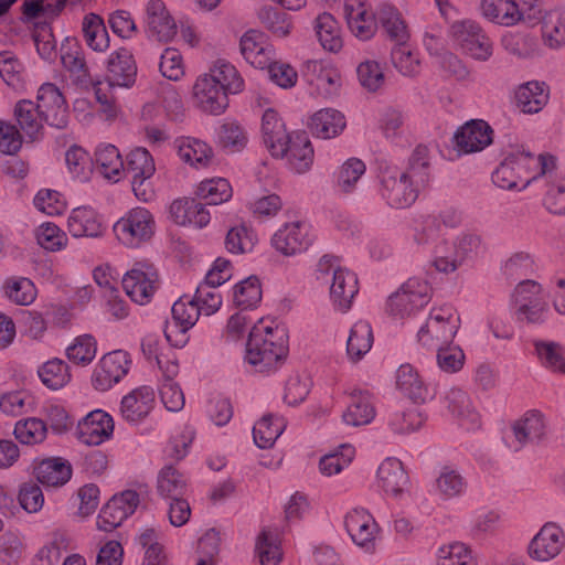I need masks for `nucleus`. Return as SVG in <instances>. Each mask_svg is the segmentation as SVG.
<instances>
[{
  "label": "nucleus",
  "mask_w": 565,
  "mask_h": 565,
  "mask_svg": "<svg viewBox=\"0 0 565 565\" xmlns=\"http://www.w3.org/2000/svg\"><path fill=\"white\" fill-rule=\"evenodd\" d=\"M287 351L285 329L266 324L259 320L249 331L245 360L254 372L269 373L277 369Z\"/></svg>",
  "instance_id": "nucleus-1"
},
{
  "label": "nucleus",
  "mask_w": 565,
  "mask_h": 565,
  "mask_svg": "<svg viewBox=\"0 0 565 565\" xmlns=\"http://www.w3.org/2000/svg\"><path fill=\"white\" fill-rule=\"evenodd\" d=\"M554 166V157H534L530 152L515 151L509 153L492 173V182L503 190L525 189L532 181H537V174L530 177L531 170L541 169L545 174L548 167Z\"/></svg>",
  "instance_id": "nucleus-2"
},
{
  "label": "nucleus",
  "mask_w": 565,
  "mask_h": 565,
  "mask_svg": "<svg viewBox=\"0 0 565 565\" xmlns=\"http://www.w3.org/2000/svg\"><path fill=\"white\" fill-rule=\"evenodd\" d=\"M460 327V317L450 305L430 310L426 323L417 332L418 343L428 351L450 344Z\"/></svg>",
  "instance_id": "nucleus-3"
},
{
  "label": "nucleus",
  "mask_w": 565,
  "mask_h": 565,
  "mask_svg": "<svg viewBox=\"0 0 565 565\" xmlns=\"http://www.w3.org/2000/svg\"><path fill=\"white\" fill-rule=\"evenodd\" d=\"M154 217L146 207L137 206L127 211L115 224L117 239L130 248L139 247L154 234Z\"/></svg>",
  "instance_id": "nucleus-4"
},
{
  "label": "nucleus",
  "mask_w": 565,
  "mask_h": 565,
  "mask_svg": "<svg viewBox=\"0 0 565 565\" xmlns=\"http://www.w3.org/2000/svg\"><path fill=\"white\" fill-rule=\"evenodd\" d=\"M422 190L402 173V168L385 167L380 173V195L393 209H407Z\"/></svg>",
  "instance_id": "nucleus-5"
},
{
  "label": "nucleus",
  "mask_w": 565,
  "mask_h": 565,
  "mask_svg": "<svg viewBox=\"0 0 565 565\" xmlns=\"http://www.w3.org/2000/svg\"><path fill=\"white\" fill-rule=\"evenodd\" d=\"M512 301L518 320L529 323H542L548 316V303L541 285L525 279L514 288Z\"/></svg>",
  "instance_id": "nucleus-6"
},
{
  "label": "nucleus",
  "mask_w": 565,
  "mask_h": 565,
  "mask_svg": "<svg viewBox=\"0 0 565 565\" xmlns=\"http://www.w3.org/2000/svg\"><path fill=\"white\" fill-rule=\"evenodd\" d=\"M450 35L460 49L477 61H488L493 53V43L482 28L472 20L456 21Z\"/></svg>",
  "instance_id": "nucleus-7"
},
{
  "label": "nucleus",
  "mask_w": 565,
  "mask_h": 565,
  "mask_svg": "<svg viewBox=\"0 0 565 565\" xmlns=\"http://www.w3.org/2000/svg\"><path fill=\"white\" fill-rule=\"evenodd\" d=\"M429 299V286L426 281L408 279L390 296L386 310L391 316L403 319L423 309Z\"/></svg>",
  "instance_id": "nucleus-8"
},
{
  "label": "nucleus",
  "mask_w": 565,
  "mask_h": 565,
  "mask_svg": "<svg viewBox=\"0 0 565 565\" xmlns=\"http://www.w3.org/2000/svg\"><path fill=\"white\" fill-rule=\"evenodd\" d=\"M482 247L481 237L473 233H461L454 241V250L444 255L441 246H437L434 267L439 273L456 271L466 260L477 256Z\"/></svg>",
  "instance_id": "nucleus-9"
},
{
  "label": "nucleus",
  "mask_w": 565,
  "mask_h": 565,
  "mask_svg": "<svg viewBox=\"0 0 565 565\" xmlns=\"http://www.w3.org/2000/svg\"><path fill=\"white\" fill-rule=\"evenodd\" d=\"M344 527L352 542L365 552H374L380 527L364 508H353L344 515Z\"/></svg>",
  "instance_id": "nucleus-10"
},
{
  "label": "nucleus",
  "mask_w": 565,
  "mask_h": 565,
  "mask_svg": "<svg viewBox=\"0 0 565 565\" xmlns=\"http://www.w3.org/2000/svg\"><path fill=\"white\" fill-rule=\"evenodd\" d=\"M130 365V355L124 350H115L105 354L94 369L93 386L102 392L111 388L127 375Z\"/></svg>",
  "instance_id": "nucleus-11"
},
{
  "label": "nucleus",
  "mask_w": 565,
  "mask_h": 565,
  "mask_svg": "<svg viewBox=\"0 0 565 565\" xmlns=\"http://www.w3.org/2000/svg\"><path fill=\"white\" fill-rule=\"evenodd\" d=\"M309 224L295 221L284 224L271 237L273 247L285 256H294L308 249L313 242Z\"/></svg>",
  "instance_id": "nucleus-12"
},
{
  "label": "nucleus",
  "mask_w": 565,
  "mask_h": 565,
  "mask_svg": "<svg viewBox=\"0 0 565 565\" xmlns=\"http://www.w3.org/2000/svg\"><path fill=\"white\" fill-rule=\"evenodd\" d=\"M545 422L537 411H531L518 419L505 436V443L513 451L540 443L545 436Z\"/></svg>",
  "instance_id": "nucleus-13"
},
{
  "label": "nucleus",
  "mask_w": 565,
  "mask_h": 565,
  "mask_svg": "<svg viewBox=\"0 0 565 565\" xmlns=\"http://www.w3.org/2000/svg\"><path fill=\"white\" fill-rule=\"evenodd\" d=\"M36 106L43 120L51 127L63 129L68 124V107L63 94L52 83H44L38 90Z\"/></svg>",
  "instance_id": "nucleus-14"
},
{
  "label": "nucleus",
  "mask_w": 565,
  "mask_h": 565,
  "mask_svg": "<svg viewBox=\"0 0 565 565\" xmlns=\"http://www.w3.org/2000/svg\"><path fill=\"white\" fill-rule=\"evenodd\" d=\"M565 546V533L555 522H546L533 536L529 546V556L537 562L555 558Z\"/></svg>",
  "instance_id": "nucleus-15"
},
{
  "label": "nucleus",
  "mask_w": 565,
  "mask_h": 565,
  "mask_svg": "<svg viewBox=\"0 0 565 565\" xmlns=\"http://www.w3.org/2000/svg\"><path fill=\"white\" fill-rule=\"evenodd\" d=\"M158 274L153 266L148 264H137L126 273L122 278V288L127 296L137 303L145 305L151 299Z\"/></svg>",
  "instance_id": "nucleus-16"
},
{
  "label": "nucleus",
  "mask_w": 565,
  "mask_h": 565,
  "mask_svg": "<svg viewBox=\"0 0 565 565\" xmlns=\"http://www.w3.org/2000/svg\"><path fill=\"white\" fill-rule=\"evenodd\" d=\"M145 22L146 33L151 40L166 43L177 35V23L162 0H149Z\"/></svg>",
  "instance_id": "nucleus-17"
},
{
  "label": "nucleus",
  "mask_w": 565,
  "mask_h": 565,
  "mask_svg": "<svg viewBox=\"0 0 565 565\" xmlns=\"http://www.w3.org/2000/svg\"><path fill=\"white\" fill-rule=\"evenodd\" d=\"M194 98L201 110L211 115H221L228 107L230 92L224 90L205 74L198 77L193 87Z\"/></svg>",
  "instance_id": "nucleus-18"
},
{
  "label": "nucleus",
  "mask_w": 565,
  "mask_h": 565,
  "mask_svg": "<svg viewBox=\"0 0 565 565\" xmlns=\"http://www.w3.org/2000/svg\"><path fill=\"white\" fill-rule=\"evenodd\" d=\"M492 128L482 119H472L461 126L455 134L457 149L462 153L483 150L492 142Z\"/></svg>",
  "instance_id": "nucleus-19"
},
{
  "label": "nucleus",
  "mask_w": 565,
  "mask_h": 565,
  "mask_svg": "<svg viewBox=\"0 0 565 565\" xmlns=\"http://www.w3.org/2000/svg\"><path fill=\"white\" fill-rule=\"evenodd\" d=\"M281 154H273L276 158H285L289 168L296 173L307 172L313 163V148L305 132L292 134L282 142Z\"/></svg>",
  "instance_id": "nucleus-20"
},
{
  "label": "nucleus",
  "mask_w": 565,
  "mask_h": 565,
  "mask_svg": "<svg viewBox=\"0 0 565 565\" xmlns=\"http://www.w3.org/2000/svg\"><path fill=\"white\" fill-rule=\"evenodd\" d=\"M156 404V394L151 386H139L121 399L120 414L130 424H139L152 411Z\"/></svg>",
  "instance_id": "nucleus-21"
},
{
  "label": "nucleus",
  "mask_w": 565,
  "mask_h": 565,
  "mask_svg": "<svg viewBox=\"0 0 565 565\" xmlns=\"http://www.w3.org/2000/svg\"><path fill=\"white\" fill-rule=\"evenodd\" d=\"M137 65L131 52L119 49L107 61L106 79L109 87H131L136 82Z\"/></svg>",
  "instance_id": "nucleus-22"
},
{
  "label": "nucleus",
  "mask_w": 565,
  "mask_h": 565,
  "mask_svg": "<svg viewBox=\"0 0 565 565\" xmlns=\"http://www.w3.org/2000/svg\"><path fill=\"white\" fill-rule=\"evenodd\" d=\"M113 431V417L102 409L90 412L78 423V438L89 446L100 445L110 438Z\"/></svg>",
  "instance_id": "nucleus-23"
},
{
  "label": "nucleus",
  "mask_w": 565,
  "mask_h": 565,
  "mask_svg": "<svg viewBox=\"0 0 565 565\" xmlns=\"http://www.w3.org/2000/svg\"><path fill=\"white\" fill-rule=\"evenodd\" d=\"M241 53L250 65L264 70L275 57V50L263 32L249 30L239 42Z\"/></svg>",
  "instance_id": "nucleus-24"
},
{
  "label": "nucleus",
  "mask_w": 565,
  "mask_h": 565,
  "mask_svg": "<svg viewBox=\"0 0 565 565\" xmlns=\"http://www.w3.org/2000/svg\"><path fill=\"white\" fill-rule=\"evenodd\" d=\"M358 292V277L353 271L343 267V269H338L333 273L330 284V299L337 310L341 312L348 311Z\"/></svg>",
  "instance_id": "nucleus-25"
},
{
  "label": "nucleus",
  "mask_w": 565,
  "mask_h": 565,
  "mask_svg": "<svg viewBox=\"0 0 565 565\" xmlns=\"http://www.w3.org/2000/svg\"><path fill=\"white\" fill-rule=\"evenodd\" d=\"M306 76L309 84L324 98H330L339 93L341 77L338 71L321 61H308L306 63Z\"/></svg>",
  "instance_id": "nucleus-26"
},
{
  "label": "nucleus",
  "mask_w": 565,
  "mask_h": 565,
  "mask_svg": "<svg viewBox=\"0 0 565 565\" xmlns=\"http://www.w3.org/2000/svg\"><path fill=\"white\" fill-rule=\"evenodd\" d=\"M61 61L64 68L71 74L77 84L88 87V84L93 83L84 52L75 40L66 39L62 43Z\"/></svg>",
  "instance_id": "nucleus-27"
},
{
  "label": "nucleus",
  "mask_w": 565,
  "mask_h": 565,
  "mask_svg": "<svg viewBox=\"0 0 565 565\" xmlns=\"http://www.w3.org/2000/svg\"><path fill=\"white\" fill-rule=\"evenodd\" d=\"M377 481L386 494L397 497L408 486V475L401 460L386 458L377 469Z\"/></svg>",
  "instance_id": "nucleus-28"
},
{
  "label": "nucleus",
  "mask_w": 565,
  "mask_h": 565,
  "mask_svg": "<svg viewBox=\"0 0 565 565\" xmlns=\"http://www.w3.org/2000/svg\"><path fill=\"white\" fill-rule=\"evenodd\" d=\"M67 227L74 237H98L105 231L100 216L89 206L75 207L68 216Z\"/></svg>",
  "instance_id": "nucleus-29"
},
{
  "label": "nucleus",
  "mask_w": 565,
  "mask_h": 565,
  "mask_svg": "<svg viewBox=\"0 0 565 565\" xmlns=\"http://www.w3.org/2000/svg\"><path fill=\"white\" fill-rule=\"evenodd\" d=\"M345 125L347 121L342 113L333 108H323L311 116L308 127L313 136L331 139L339 136Z\"/></svg>",
  "instance_id": "nucleus-30"
},
{
  "label": "nucleus",
  "mask_w": 565,
  "mask_h": 565,
  "mask_svg": "<svg viewBox=\"0 0 565 565\" xmlns=\"http://www.w3.org/2000/svg\"><path fill=\"white\" fill-rule=\"evenodd\" d=\"M375 417V407L369 392L354 391L342 414L343 422L353 427L370 424Z\"/></svg>",
  "instance_id": "nucleus-31"
},
{
  "label": "nucleus",
  "mask_w": 565,
  "mask_h": 565,
  "mask_svg": "<svg viewBox=\"0 0 565 565\" xmlns=\"http://www.w3.org/2000/svg\"><path fill=\"white\" fill-rule=\"evenodd\" d=\"M515 106L524 114H537L548 102L544 83L536 81L520 85L514 93Z\"/></svg>",
  "instance_id": "nucleus-32"
},
{
  "label": "nucleus",
  "mask_w": 565,
  "mask_h": 565,
  "mask_svg": "<svg viewBox=\"0 0 565 565\" xmlns=\"http://www.w3.org/2000/svg\"><path fill=\"white\" fill-rule=\"evenodd\" d=\"M402 173L419 188L425 190L431 180L429 150L426 146L418 145L408 158L406 168Z\"/></svg>",
  "instance_id": "nucleus-33"
},
{
  "label": "nucleus",
  "mask_w": 565,
  "mask_h": 565,
  "mask_svg": "<svg viewBox=\"0 0 565 565\" xmlns=\"http://www.w3.org/2000/svg\"><path fill=\"white\" fill-rule=\"evenodd\" d=\"M262 134L264 143L269 149L270 153L281 154L284 151L282 142H285L290 135L286 132L282 120L271 108L266 109L263 114Z\"/></svg>",
  "instance_id": "nucleus-34"
},
{
  "label": "nucleus",
  "mask_w": 565,
  "mask_h": 565,
  "mask_svg": "<svg viewBox=\"0 0 565 565\" xmlns=\"http://www.w3.org/2000/svg\"><path fill=\"white\" fill-rule=\"evenodd\" d=\"M34 476L43 486L61 487L71 479L72 468L61 458H49L35 466Z\"/></svg>",
  "instance_id": "nucleus-35"
},
{
  "label": "nucleus",
  "mask_w": 565,
  "mask_h": 565,
  "mask_svg": "<svg viewBox=\"0 0 565 565\" xmlns=\"http://www.w3.org/2000/svg\"><path fill=\"white\" fill-rule=\"evenodd\" d=\"M174 146L179 158L192 167H206L213 154L206 142L192 137H180Z\"/></svg>",
  "instance_id": "nucleus-36"
},
{
  "label": "nucleus",
  "mask_w": 565,
  "mask_h": 565,
  "mask_svg": "<svg viewBox=\"0 0 565 565\" xmlns=\"http://www.w3.org/2000/svg\"><path fill=\"white\" fill-rule=\"evenodd\" d=\"M14 118L23 131V134L31 140H36L43 129L42 115L35 103L29 99L19 100L14 106Z\"/></svg>",
  "instance_id": "nucleus-37"
},
{
  "label": "nucleus",
  "mask_w": 565,
  "mask_h": 565,
  "mask_svg": "<svg viewBox=\"0 0 565 565\" xmlns=\"http://www.w3.org/2000/svg\"><path fill=\"white\" fill-rule=\"evenodd\" d=\"M555 168L548 167L545 174L539 172L537 181L543 182L545 193L543 204L553 214H565V178H553L551 171Z\"/></svg>",
  "instance_id": "nucleus-38"
},
{
  "label": "nucleus",
  "mask_w": 565,
  "mask_h": 565,
  "mask_svg": "<svg viewBox=\"0 0 565 565\" xmlns=\"http://www.w3.org/2000/svg\"><path fill=\"white\" fill-rule=\"evenodd\" d=\"M376 15L385 35L393 41L395 45L408 43L411 36L409 31L397 9L385 4L380 8Z\"/></svg>",
  "instance_id": "nucleus-39"
},
{
  "label": "nucleus",
  "mask_w": 565,
  "mask_h": 565,
  "mask_svg": "<svg viewBox=\"0 0 565 565\" xmlns=\"http://www.w3.org/2000/svg\"><path fill=\"white\" fill-rule=\"evenodd\" d=\"M315 31L319 43L326 51L337 53L342 49L341 28L332 14L320 13L315 20Z\"/></svg>",
  "instance_id": "nucleus-40"
},
{
  "label": "nucleus",
  "mask_w": 565,
  "mask_h": 565,
  "mask_svg": "<svg viewBox=\"0 0 565 565\" xmlns=\"http://www.w3.org/2000/svg\"><path fill=\"white\" fill-rule=\"evenodd\" d=\"M396 386L415 403H423L428 397L427 387L418 372L411 364H402L398 367L396 372Z\"/></svg>",
  "instance_id": "nucleus-41"
},
{
  "label": "nucleus",
  "mask_w": 565,
  "mask_h": 565,
  "mask_svg": "<svg viewBox=\"0 0 565 565\" xmlns=\"http://www.w3.org/2000/svg\"><path fill=\"white\" fill-rule=\"evenodd\" d=\"M467 489V481L461 473L450 467H441L436 480L435 491L443 500H451L461 497Z\"/></svg>",
  "instance_id": "nucleus-42"
},
{
  "label": "nucleus",
  "mask_w": 565,
  "mask_h": 565,
  "mask_svg": "<svg viewBox=\"0 0 565 565\" xmlns=\"http://www.w3.org/2000/svg\"><path fill=\"white\" fill-rule=\"evenodd\" d=\"M286 428L285 419L278 415H264L253 427V437L257 447L270 448Z\"/></svg>",
  "instance_id": "nucleus-43"
},
{
  "label": "nucleus",
  "mask_w": 565,
  "mask_h": 565,
  "mask_svg": "<svg viewBox=\"0 0 565 565\" xmlns=\"http://www.w3.org/2000/svg\"><path fill=\"white\" fill-rule=\"evenodd\" d=\"M480 8L483 17L494 23L510 26L521 22L518 6L512 0H482Z\"/></svg>",
  "instance_id": "nucleus-44"
},
{
  "label": "nucleus",
  "mask_w": 565,
  "mask_h": 565,
  "mask_svg": "<svg viewBox=\"0 0 565 565\" xmlns=\"http://www.w3.org/2000/svg\"><path fill=\"white\" fill-rule=\"evenodd\" d=\"M373 332L367 321L360 320L353 324L347 342V352L351 361L361 360L372 348Z\"/></svg>",
  "instance_id": "nucleus-45"
},
{
  "label": "nucleus",
  "mask_w": 565,
  "mask_h": 565,
  "mask_svg": "<svg viewBox=\"0 0 565 565\" xmlns=\"http://www.w3.org/2000/svg\"><path fill=\"white\" fill-rule=\"evenodd\" d=\"M211 79L220 85L224 90L230 92L232 95L238 94L244 89V79L238 71L230 62L225 60H217L214 62L210 72L205 74Z\"/></svg>",
  "instance_id": "nucleus-46"
},
{
  "label": "nucleus",
  "mask_w": 565,
  "mask_h": 565,
  "mask_svg": "<svg viewBox=\"0 0 565 565\" xmlns=\"http://www.w3.org/2000/svg\"><path fill=\"white\" fill-rule=\"evenodd\" d=\"M97 171L106 179L118 181L124 170V161L114 145H103L96 149Z\"/></svg>",
  "instance_id": "nucleus-47"
},
{
  "label": "nucleus",
  "mask_w": 565,
  "mask_h": 565,
  "mask_svg": "<svg viewBox=\"0 0 565 565\" xmlns=\"http://www.w3.org/2000/svg\"><path fill=\"white\" fill-rule=\"evenodd\" d=\"M185 477L172 466L163 467L157 479L158 493L166 499L175 500L182 498L186 491Z\"/></svg>",
  "instance_id": "nucleus-48"
},
{
  "label": "nucleus",
  "mask_w": 565,
  "mask_h": 565,
  "mask_svg": "<svg viewBox=\"0 0 565 565\" xmlns=\"http://www.w3.org/2000/svg\"><path fill=\"white\" fill-rule=\"evenodd\" d=\"M365 171V163L361 159H348L334 174V185L337 191L342 194L353 193L359 180Z\"/></svg>",
  "instance_id": "nucleus-49"
},
{
  "label": "nucleus",
  "mask_w": 565,
  "mask_h": 565,
  "mask_svg": "<svg viewBox=\"0 0 565 565\" xmlns=\"http://www.w3.org/2000/svg\"><path fill=\"white\" fill-rule=\"evenodd\" d=\"M167 374L159 388L161 402L169 412H180L184 407V394L178 383L172 379L178 373V364H168Z\"/></svg>",
  "instance_id": "nucleus-50"
},
{
  "label": "nucleus",
  "mask_w": 565,
  "mask_h": 565,
  "mask_svg": "<svg viewBox=\"0 0 565 565\" xmlns=\"http://www.w3.org/2000/svg\"><path fill=\"white\" fill-rule=\"evenodd\" d=\"M131 179L152 178L156 172V164L152 156L146 148L132 149L124 162V170Z\"/></svg>",
  "instance_id": "nucleus-51"
},
{
  "label": "nucleus",
  "mask_w": 565,
  "mask_h": 565,
  "mask_svg": "<svg viewBox=\"0 0 565 565\" xmlns=\"http://www.w3.org/2000/svg\"><path fill=\"white\" fill-rule=\"evenodd\" d=\"M83 34L87 45L96 51L104 52L109 47V35L104 21L90 13L84 18Z\"/></svg>",
  "instance_id": "nucleus-52"
},
{
  "label": "nucleus",
  "mask_w": 565,
  "mask_h": 565,
  "mask_svg": "<svg viewBox=\"0 0 565 565\" xmlns=\"http://www.w3.org/2000/svg\"><path fill=\"white\" fill-rule=\"evenodd\" d=\"M38 374L42 383L51 390H58L65 386L71 380L68 365L57 358L51 359L42 364Z\"/></svg>",
  "instance_id": "nucleus-53"
},
{
  "label": "nucleus",
  "mask_w": 565,
  "mask_h": 565,
  "mask_svg": "<svg viewBox=\"0 0 565 565\" xmlns=\"http://www.w3.org/2000/svg\"><path fill=\"white\" fill-rule=\"evenodd\" d=\"M233 191L230 182L223 178H214L202 181L196 190V195L207 205H217L228 201Z\"/></svg>",
  "instance_id": "nucleus-54"
},
{
  "label": "nucleus",
  "mask_w": 565,
  "mask_h": 565,
  "mask_svg": "<svg viewBox=\"0 0 565 565\" xmlns=\"http://www.w3.org/2000/svg\"><path fill=\"white\" fill-rule=\"evenodd\" d=\"M536 354L542 365L552 372H565V351L564 348L553 341H535Z\"/></svg>",
  "instance_id": "nucleus-55"
},
{
  "label": "nucleus",
  "mask_w": 565,
  "mask_h": 565,
  "mask_svg": "<svg viewBox=\"0 0 565 565\" xmlns=\"http://www.w3.org/2000/svg\"><path fill=\"white\" fill-rule=\"evenodd\" d=\"M445 402L448 411L461 420L467 419L473 427L478 423V414L473 412L469 396L460 388H450L446 396Z\"/></svg>",
  "instance_id": "nucleus-56"
},
{
  "label": "nucleus",
  "mask_w": 565,
  "mask_h": 565,
  "mask_svg": "<svg viewBox=\"0 0 565 565\" xmlns=\"http://www.w3.org/2000/svg\"><path fill=\"white\" fill-rule=\"evenodd\" d=\"M542 34L545 44L558 49L565 44V12L551 11L543 20Z\"/></svg>",
  "instance_id": "nucleus-57"
},
{
  "label": "nucleus",
  "mask_w": 565,
  "mask_h": 565,
  "mask_svg": "<svg viewBox=\"0 0 565 565\" xmlns=\"http://www.w3.org/2000/svg\"><path fill=\"white\" fill-rule=\"evenodd\" d=\"M4 294L12 302L29 306L36 298V288L29 278L12 277L6 281Z\"/></svg>",
  "instance_id": "nucleus-58"
},
{
  "label": "nucleus",
  "mask_w": 565,
  "mask_h": 565,
  "mask_svg": "<svg viewBox=\"0 0 565 565\" xmlns=\"http://www.w3.org/2000/svg\"><path fill=\"white\" fill-rule=\"evenodd\" d=\"M255 551L260 565H278L281 561V550L277 536L269 531L258 535Z\"/></svg>",
  "instance_id": "nucleus-59"
},
{
  "label": "nucleus",
  "mask_w": 565,
  "mask_h": 565,
  "mask_svg": "<svg viewBox=\"0 0 565 565\" xmlns=\"http://www.w3.org/2000/svg\"><path fill=\"white\" fill-rule=\"evenodd\" d=\"M233 299L237 307L248 309L255 307L262 300L259 279L250 276L234 287Z\"/></svg>",
  "instance_id": "nucleus-60"
},
{
  "label": "nucleus",
  "mask_w": 565,
  "mask_h": 565,
  "mask_svg": "<svg viewBox=\"0 0 565 565\" xmlns=\"http://www.w3.org/2000/svg\"><path fill=\"white\" fill-rule=\"evenodd\" d=\"M393 66L404 76H415L419 73L420 62L411 50L408 43L395 45L391 51Z\"/></svg>",
  "instance_id": "nucleus-61"
},
{
  "label": "nucleus",
  "mask_w": 565,
  "mask_h": 565,
  "mask_svg": "<svg viewBox=\"0 0 565 565\" xmlns=\"http://www.w3.org/2000/svg\"><path fill=\"white\" fill-rule=\"evenodd\" d=\"M97 344L90 334L77 337L74 342L67 347V359L78 365L89 364L96 356Z\"/></svg>",
  "instance_id": "nucleus-62"
},
{
  "label": "nucleus",
  "mask_w": 565,
  "mask_h": 565,
  "mask_svg": "<svg viewBox=\"0 0 565 565\" xmlns=\"http://www.w3.org/2000/svg\"><path fill=\"white\" fill-rule=\"evenodd\" d=\"M257 241V235L246 226L233 227L225 237V247L230 253L245 254L253 250Z\"/></svg>",
  "instance_id": "nucleus-63"
},
{
  "label": "nucleus",
  "mask_w": 565,
  "mask_h": 565,
  "mask_svg": "<svg viewBox=\"0 0 565 565\" xmlns=\"http://www.w3.org/2000/svg\"><path fill=\"white\" fill-rule=\"evenodd\" d=\"M438 565H473L468 546L461 542L445 544L437 552Z\"/></svg>",
  "instance_id": "nucleus-64"
}]
</instances>
